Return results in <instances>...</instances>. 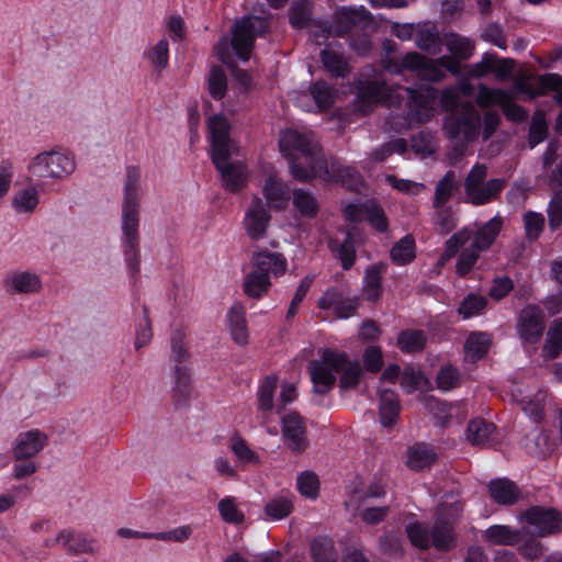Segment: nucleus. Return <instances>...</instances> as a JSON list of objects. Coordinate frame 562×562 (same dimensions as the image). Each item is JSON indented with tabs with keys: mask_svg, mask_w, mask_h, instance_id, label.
Instances as JSON below:
<instances>
[{
	"mask_svg": "<svg viewBox=\"0 0 562 562\" xmlns=\"http://www.w3.org/2000/svg\"><path fill=\"white\" fill-rule=\"evenodd\" d=\"M270 222V209H268L259 195H254L245 210L243 218V226L247 236L252 240L265 238Z\"/></svg>",
	"mask_w": 562,
	"mask_h": 562,
	"instance_id": "obj_12",
	"label": "nucleus"
},
{
	"mask_svg": "<svg viewBox=\"0 0 562 562\" xmlns=\"http://www.w3.org/2000/svg\"><path fill=\"white\" fill-rule=\"evenodd\" d=\"M328 178L319 177L326 182L338 181L351 190H360L363 184L361 175L351 167H345L336 161L327 164Z\"/></svg>",
	"mask_w": 562,
	"mask_h": 562,
	"instance_id": "obj_28",
	"label": "nucleus"
},
{
	"mask_svg": "<svg viewBox=\"0 0 562 562\" xmlns=\"http://www.w3.org/2000/svg\"><path fill=\"white\" fill-rule=\"evenodd\" d=\"M25 169L31 178L58 183L67 181L75 175L77 159L70 149L54 146L32 156Z\"/></svg>",
	"mask_w": 562,
	"mask_h": 562,
	"instance_id": "obj_6",
	"label": "nucleus"
},
{
	"mask_svg": "<svg viewBox=\"0 0 562 562\" xmlns=\"http://www.w3.org/2000/svg\"><path fill=\"white\" fill-rule=\"evenodd\" d=\"M512 396L530 419L538 423L543 418L549 404L543 391H537L533 394L521 384H515L512 389Z\"/></svg>",
	"mask_w": 562,
	"mask_h": 562,
	"instance_id": "obj_18",
	"label": "nucleus"
},
{
	"mask_svg": "<svg viewBox=\"0 0 562 562\" xmlns=\"http://www.w3.org/2000/svg\"><path fill=\"white\" fill-rule=\"evenodd\" d=\"M345 215L353 222L367 220L379 232H385L387 229V220L383 210L373 202L349 204L345 209Z\"/></svg>",
	"mask_w": 562,
	"mask_h": 562,
	"instance_id": "obj_22",
	"label": "nucleus"
},
{
	"mask_svg": "<svg viewBox=\"0 0 562 562\" xmlns=\"http://www.w3.org/2000/svg\"><path fill=\"white\" fill-rule=\"evenodd\" d=\"M323 65L328 72L334 76H344L347 69V64L341 53L335 47L329 45L322 50Z\"/></svg>",
	"mask_w": 562,
	"mask_h": 562,
	"instance_id": "obj_46",
	"label": "nucleus"
},
{
	"mask_svg": "<svg viewBox=\"0 0 562 562\" xmlns=\"http://www.w3.org/2000/svg\"><path fill=\"white\" fill-rule=\"evenodd\" d=\"M384 68L390 72H401L403 70L416 71L418 77L429 80L438 81L445 76V69L451 72H457V63L450 57H441L437 60H428L418 53L406 54L401 65L392 66L385 63Z\"/></svg>",
	"mask_w": 562,
	"mask_h": 562,
	"instance_id": "obj_9",
	"label": "nucleus"
},
{
	"mask_svg": "<svg viewBox=\"0 0 562 562\" xmlns=\"http://www.w3.org/2000/svg\"><path fill=\"white\" fill-rule=\"evenodd\" d=\"M515 90L525 93L528 99H533L553 90L558 93V101L562 103V78L555 74H546L533 80L526 75H521L515 78ZM557 130L562 134V113L557 120Z\"/></svg>",
	"mask_w": 562,
	"mask_h": 562,
	"instance_id": "obj_11",
	"label": "nucleus"
},
{
	"mask_svg": "<svg viewBox=\"0 0 562 562\" xmlns=\"http://www.w3.org/2000/svg\"><path fill=\"white\" fill-rule=\"evenodd\" d=\"M207 126L211 157L222 186L227 191L237 192L246 187L249 172L246 164L237 159L239 146L229 137L231 125L223 115L215 114L209 119Z\"/></svg>",
	"mask_w": 562,
	"mask_h": 562,
	"instance_id": "obj_1",
	"label": "nucleus"
},
{
	"mask_svg": "<svg viewBox=\"0 0 562 562\" xmlns=\"http://www.w3.org/2000/svg\"><path fill=\"white\" fill-rule=\"evenodd\" d=\"M225 325L236 345L246 346L249 342L246 308L243 303L234 302L229 306L225 315Z\"/></svg>",
	"mask_w": 562,
	"mask_h": 562,
	"instance_id": "obj_21",
	"label": "nucleus"
},
{
	"mask_svg": "<svg viewBox=\"0 0 562 562\" xmlns=\"http://www.w3.org/2000/svg\"><path fill=\"white\" fill-rule=\"evenodd\" d=\"M472 231L464 227L453 234L446 244L445 258H451L470 240Z\"/></svg>",
	"mask_w": 562,
	"mask_h": 562,
	"instance_id": "obj_63",
	"label": "nucleus"
},
{
	"mask_svg": "<svg viewBox=\"0 0 562 562\" xmlns=\"http://www.w3.org/2000/svg\"><path fill=\"white\" fill-rule=\"evenodd\" d=\"M363 371L376 373L384 363L383 352L378 346H369L362 353Z\"/></svg>",
	"mask_w": 562,
	"mask_h": 562,
	"instance_id": "obj_59",
	"label": "nucleus"
},
{
	"mask_svg": "<svg viewBox=\"0 0 562 562\" xmlns=\"http://www.w3.org/2000/svg\"><path fill=\"white\" fill-rule=\"evenodd\" d=\"M522 220L527 238L530 240L537 239L544 227L543 215L529 211L525 213Z\"/></svg>",
	"mask_w": 562,
	"mask_h": 562,
	"instance_id": "obj_60",
	"label": "nucleus"
},
{
	"mask_svg": "<svg viewBox=\"0 0 562 562\" xmlns=\"http://www.w3.org/2000/svg\"><path fill=\"white\" fill-rule=\"evenodd\" d=\"M336 98V91L324 81L315 82L310 93L294 92L292 100L304 111L324 110L329 108Z\"/></svg>",
	"mask_w": 562,
	"mask_h": 562,
	"instance_id": "obj_16",
	"label": "nucleus"
},
{
	"mask_svg": "<svg viewBox=\"0 0 562 562\" xmlns=\"http://www.w3.org/2000/svg\"><path fill=\"white\" fill-rule=\"evenodd\" d=\"M318 476L312 471H303L297 474L296 488L299 493L310 499H316L319 493Z\"/></svg>",
	"mask_w": 562,
	"mask_h": 562,
	"instance_id": "obj_51",
	"label": "nucleus"
},
{
	"mask_svg": "<svg viewBox=\"0 0 562 562\" xmlns=\"http://www.w3.org/2000/svg\"><path fill=\"white\" fill-rule=\"evenodd\" d=\"M217 509L221 518L227 524L239 525L245 521V514L234 496L223 497L217 504Z\"/></svg>",
	"mask_w": 562,
	"mask_h": 562,
	"instance_id": "obj_42",
	"label": "nucleus"
},
{
	"mask_svg": "<svg viewBox=\"0 0 562 562\" xmlns=\"http://www.w3.org/2000/svg\"><path fill=\"white\" fill-rule=\"evenodd\" d=\"M381 269L372 266L366 270L363 292L368 300L375 301L380 295Z\"/></svg>",
	"mask_w": 562,
	"mask_h": 562,
	"instance_id": "obj_57",
	"label": "nucleus"
},
{
	"mask_svg": "<svg viewBox=\"0 0 562 562\" xmlns=\"http://www.w3.org/2000/svg\"><path fill=\"white\" fill-rule=\"evenodd\" d=\"M379 415L383 427H392L400 415L401 406L396 393L393 390L379 386Z\"/></svg>",
	"mask_w": 562,
	"mask_h": 562,
	"instance_id": "obj_27",
	"label": "nucleus"
},
{
	"mask_svg": "<svg viewBox=\"0 0 562 562\" xmlns=\"http://www.w3.org/2000/svg\"><path fill=\"white\" fill-rule=\"evenodd\" d=\"M314 562H337V553L333 540L328 537H317L311 547Z\"/></svg>",
	"mask_w": 562,
	"mask_h": 562,
	"instance_id": "obj_48",
	"label": "nucleus"
},
{
	"mask_svg": "<svg viewBox=\"0 0 562 562\" xmlns=\"http://www.w3.org/2000/svg\"><path fill=\"white\" fill-rule=\"evenodd\" d=\"M507 90L491 89L484 85L479 87L476 101L481 106L502 105L506 101Z\"/></svg>",
	"mask_w": 562,
	"mask_h": 562,
	"instance_id": "obj_56",
	"label": "nucleus"
},
{
	"mask_svg": "<svg viewBox=\"0 0 562 562\" xmlns=\"http://www.w3.org/2000/svg\"><path fill=\"white\" fill-rule=\"evenodd\" d=\"M494 436V425L481 418L471 420L467 429V439L474 446H485L493 441Z\"/></svg>",
	"mask_w": 562,
	"mask_h": 562,
	"instance_id": "obj_37",
	"label": "nucleus"
},
{
	"mask_svg": "<svg viewBox=\"0 0 562 562\" xmlns=\"http://www.w3.org/2000/svg\"><path fill=\"white\" fill-rule=\"evenodd\" d=\"M293 205L303 217H313L318 210V203L314 195L301 189L293 192Z\"/></svg>",
	"mask_w": 562,
	"mask_h": 562,
	"instance_id": "obj_50",
	"label": "nucleus"
},
{
	"mask_svg": "<svg viewBox=\"0 0 562 562\" xmlns=\"http://www.w3.org/2000/svg\"><path fill=\"white\" fill-rule=\"evenodd\" d=\"M491 342L492 339L487 333H471L463 346L464 360L468 362H475L483 358L487 353Z\"/></svg>",
	"mask_w": 562,
	"mask_h": 562,
	"instance_id": "obj_31",
	"label": "nucleus"
},
{
	"mask_svg": "<svg viewBox=\"0 0 562 562\" xmlns=\"http://www.w3.org/2000/svg\"><path fill=\"white\" fill-rule=\"evenodd\" d=\"M369 16L368 11L360 7L359 9L352 8H341L336 13V19L344 26H339L335 30V34L339 35L342 29L347 27L349 24H358L364 22Z\"/></svg>",
	"mask_w": 562,
	"mask_h": 562,
	"instance_id": "obj_53",
	"label": "nucleus"
},
{
	"mask_svg": "<svg viewBox=\"0 0 562 562\" xmlns=\"http://www.w3.org/2000/svg\"><path fill=\"white\" fill-rule=\"evenodd\" d=\"M387 91L385 83L376 81L361 83L357 95L358 110L362 114L369 113L375 104L386 101Z\"/></svg>",
	"mask_w": 562,
	"mask_h": 562,
	"instance_id": "obj_25",
	"label": "nucleus"
},
{
	"mask_svg": "<svg viewBox=\"0 0 562 562\" xmlns=\"http://www.w3.org/2000/svg\"><path fill=\"white\" fill-rule=\"evenodd\" d=\"M434 448L426 443H416L407 449V465L413 470L429 467L436 460Z\"/></svg>",
	"mask_w": 562,
	"mask_h": 562,
	"instance_id": "obj_38",
	"label": "nucleus"
},
{
	"mask_svg": "<svg viewBox=\"0 0 562 562\" xmlns=\"http://www.w3.org/2000/svg\"><path fill=\"white\" fill-rule=\"evenodd\" d=\"M445 44L452 55L461 59L469 58L473 52V43L457 34H448L445 37Z\"/></svg>",
	"mask_w": 562,
	"mask_h": 562,
	"instance_id": "obj_54",
	"label": "nucleus"
},
{
	"mask_svg": "<svg viewBox=\"0 0 562 562\" xmlns=\"http://www.w3.org/2000/svg\"><path fill=\"white\" fill-rule=\"evenodd\" d=\"M503 227V218L495 215L488 222L476 227L471 245L481 251L488 249L495 241Z\"/></svg>",
	"mask_w": 562,
	"mask_h": 562,
	"instance_id": "obj_29",
	"label": "nucleus"
},
{
	"mask_svg": "<svg viewBox=\"0 0 562 562\" xmlns=\"http://www.w3.org/2000/svg\"><path fill=\"white\" fill-rule=\"evenodd\" d=\"M426 384V379L423 373L413 368L406 367L401 374V385L407 393H412Z\"/></svg>",
	"mask_w": 562,
	"mask_h": 562,
	"instance_id": "obj_58",
	"label": "nucleus"
},
{
	"mask_svg": "<svg viewBox=\"0 0 562 562\" xmlns=\"http://www.w3.org/2000/svg\"><path fill=\"white\" fill-rule=\"evenodd\" d=\"M488 490L492 499L501 505H512L519 497L517 486L506 479L492 481Z\"/></svg>",
	"mask_w": 562,
	"mask_h": 562,
	"instance_id": "obj_35",
	"label": "nucleus"
},
{
	"mask_svg": "<svg viewBox=\"0 0 562 562\" xmlns=\"http://www.w3.org/2000/svg\"><path fill=\"white\" fill-rule=\"evenodd\" d=\"M279 384L276 374H269L260 380L257 391V409L261 414V425H266L267 414L273 408L274 393Z\"/></svg>",
	"mask_w": 562,
	"mask_h": 562,
	"instance_id": "obj_26",
	"label": "nucleus"
},
{
	"mask_svg": "<svg viewBox=\"0 0 562 562\" xmlns=\"http://www.w3.org/2000/svg\"><path fill=\"white\" fill-rule=\"evenodd\" d=\"M458 187L459 182L456 177V173L453 171H448L436 186L432 206H446L447 202L452 198Z\"/></svg>",
	"mask_w": 562,
	"mask_h": 562,
	"instance_id": "obj_40",
	"label": "nucleus"
},
{
	"mask_svg": "<svg viewBox=\"0 0 562 562\" xmlns=\"http://www.w3.org/2000/svg\"><path fill=\"white\" fill-rule=\"evenodd\" d=\"M308 372L313 383V392L318 395L328 393L336 382V374L340 375L339 385L342 390L357 387L363 369L360 362L349 358L345 352L324 350L321 359L308 364Z\"/></svg>",
	"mask_w": 562,
	"mask_h": 562,
	"instance_id": "obj_3",
	"label": "nucleus"
},
{
	"mask_svg": "<svg viewBox=\"0 0 562 562\" xmlns=\"http://www.w3.org/2000/svg\"><path fill=\"white\" fill-rule=\"evenodd\" d=\"M434 209V224L441 231V233L447 234L454 228L457 220L450 207L441 206Z\"/></svg>",
	"mask_w": 562,
	"mask_h": 562,
	"instance_id": "obj_62",
	"label": "nucleus"
},
{
	"mask_svg": "<svg viewBox=\"0 0 562 562\" xmlns=\"http://www.w3.org/2000/svg\"><path fill=\"white\" fill-rule=\"evenodd\" d=\"M40 200L38 189L29 186L14 192L11 199V207L16 214L29 215L36 211Z\"/></svg>",
	"mask_w": 562,
	"mask_h": 562,
	"instance_id": "obj_30",
	"label": "nucleus"
},
{
	"mask_svg": "<svg viewBox=\"0 0 562 562\" xmlns=\"http://www.w3.org/2000/svg\"><path fill=\"white\" fill-rule=\"evenodd\" d=\"M427 341L426 334L418 329H407L398 334L397 346L406 353L423 350Z\"/></svg>",
	"mask_w": 562,
	"mask_h": 562,
	"instance_id": "obj_43",
	"label": "nucleus"
},
{
	"mask_svg": "<svg viewBox=\"0 0 562 562\" xmlns=\"http://www.w3.org/2000/svg\"><path fill=\"white\" fill-rule=\"evenodd\" d=\"M526 451L532 456L542 458L550 453L552 443L547 434L542 431H535L527 436L524 440Z\"/></svg>",
	"mask_w": 562,
	"mask_h": 562,
	"instance_id": "obj_45",
	"label": "nucleus"
},
{
	"mask_svg": "<svg viewBox=\"0 0 562 562\" xmlns=\"http://www.w3.org/2000/svg\"><path fill=\"white\" fill-rule=\"evenodd\" d=\"M5 290L11 294H36L43 288L41 277L30 269H16L3 279Z\"/></svg>",
	"mask_w": 562,
	"mask_h": 562,
	"instance_id": "obj_19",
	"label": "nucleus"
},
{
	"mask_svg": "<svg viewBox=\"0 0 562 562\" xmlns=\"http://www.w3.org/2000/svg\"><path fill=\"white\" fill-rule=\"evenodd\" d=\"M140 179L142 173L138 168L127 169L122 204V231L124 241L131 248H134L138 239Z\"/></svg>",
	"mask_w": 562,
	"mask_h": 562,
	"instance_id": "obj_7",
	"label": "nucleus"
},
{
	"mask_svg": "<svg viewBox=\"0 0 562 562\" xmlns=\"http://www.w3.org/2000/svg\"><path fill=\"white\" fill-rule=\"evenodd\" d=\"M407 145L404 139L397 138L387 144L382 145L379 149L372 151L369 157L362 162L364 169H370L376 162L384 161L391 154H404Z\"/></svg>",
	"mask_w": 562,
	"mask_h": 562,
	"instance_id": "obj_41",
	"label": "nucleus"
},
{
	"mask_svg": "<svg viewBox=\"0 0 562 562\" xmlns=\"http://www.w3.org/2000/svg\"><path fill=\"white\" fill-rule=\"evenodd\" d=\"M318 306L323 310H334L339 318H347L355 312L357 301L355 299L342 300L338 292L328 291L318 300Z\"/></svg>",
	"mask_w": 562,
	"mask_h": 562,
	"instance_id": "obj_32",
	"label": "nucleus"
},
{
	"mask_svg": "<svg viewBox=\"0 0 562 562\" xmlns=\"http://www.w3.org/2000/svg\"><path fill=\"white\" fill-rule=\"evenodd\" d=\"M409 98V116L417 123L428 121L435 113L436 90L431 87H420L418 90L406 89Z\"/></svg>",
	"mask_w": 562,
	"mask_h": 562,
	"instance_id": "obj_15",
	"label": "nucleus"
},
{
	"mask_svg": "<svg viewBox=\"0 0 562 562\" xmlns=\"http://www.w3.org/2000/svg\"><path fill=\"white\" fill-rule=\"evenodd\" d=\"M48 436L40 429H29L20 432L12 447L14 460L35 458L47 445Z\"/></svg>",
	"mask_w": 562,
	"mask_h": 562,
	"instance_id": "obj_17",
	"label": "nucleus"
},
{
	"mask_svg": "<svg viewBox=\"0 0 562 562\" xmlns=\"http://www.w3.org/2000/svg\"><path fill=\"white\" fill-rule=\"evenodd\" d=\"M229 448L243 464L259 465L261 463L259 453L251 449L247 441L237 434L229 438Z\"/></svg>",
	"mask_w": 562,
	"mask_h": 562,
	"instance_id": "obj_39",
	"label": "nucleus"
},
{
	"mask_svg": "<svg viewBox=\"0 0 562 562\" xmlns=\"http://www.w3.org/2000/svg\"><path fill=\"white\" fill-rule=\"evenodd\" d=\"M311 4L308 0L294 2L290 10V22L294 27H303L310 20Z\"/></svg>",
	"mask_w": 562,
	"mask_h": 562,
	"instance_id": "obj_61",
	"label": "nucleus"
},
{
	"mask_svg": "<svg viewBox=\"0 0 562 562\" xmlns=\"http://www.w3.org/2000/svg\"><path fill=\"white\" fill-rule=\"evenodd\" d=\"M480 123L479 112L470 106L464 110L461 119L456 114H450L443 126L451 139L457 140V143H464L477 135Z\"/></svg>",
	"mask_w": 562,
	"mask_h": 562,
	"instance_id": "obj_13",
	"label": "nucleus"
},
{
	"mask_svg": "<svg viewBox=\"0 0 562 562\" xmlns=\"http://www.w3.org/2000/svg\"><path fill=\"white\" fill-rule=\"evenodd\" d=\"M526 521L540 536L554 532L561 528V519L553 509L532 507L525 513Z\"/></svg>",
	"mask_w": 562,
	"mask_h": 562,
	"instance_id": "obj_23",
	"label": "nucleus"
},
{
	"mask_svg": "<svg viewBox=\"0 0 562 562\" xmlns=\"http://www.w3.org/2000/svg\"><path fill=\"white\" fill-rule=\"evenodd\" d=\"M462 510V506L454 501H446L438 508L437 520L429 531L419 522L412 521L406 526V533L411 543L418 549H428L434 546L439 551H448L456 544L452 521Z\"/></svg>",
	"mask_w": 562,
	"mask_h": 562,
	"instance_id": "obj_4",
	"label": "nucleus"
},
{
	"mask_svg": "<svg viewBox=\"0 0 562 562\" xmlns=\"http://www.w3.org/2000/svg\"><path fill=\"white\" fill-rule=\"evenodd\" d=\"M146 58L153 68L161 71L168 66L169 61V42L167 38H160L145 52Z\"/></svg>",
	"mask_w": 562,
	"mask_h": 562,
	"instance_id": "obj_44",
	"label": "nucleus"
},
{
	"mask_svg": "<svg viewBox=\"0 0 562 562\" xmlns=\"http://www.w3.org/2000/svg\"><path fill=\"white\" fill-rule=\"evenodd\" d=\"M485 539L492 544L513 546L519 539L516 531L504 525H495L485 530Z\"/></svg>",
	"mask_w": 562,
	"mask_h": 562,
	"instance_id": "obj_49",
	"label": "nucleus"
},
{
	"mask_svg": "<svg viewBox=\"0 0 562 562\" xmlns=\"http://www.w3.org/2000/svg\"><path fill=\"white\" fill-rule=\"evenodd\" d=\"M279 147L290 161L291 173L296 179L305 181L315 177L328 178L327 161L310 134L284 130Z\"/></svg>",
	"mask_w": 562,
	"mask_h": 562,
	"instance_id": "obj_2",
	"label": "nucleus"
},
{
	"mask_svg": "<svg viewBox=\"0 0 562 562\" xmlns=\"http://www.w3.org/2000/svg\"><path fill=\"white\" fill-rule=\"evenodd\" d=\"M252 267L257 270L266 272L268 277H280L285 273L288 261L280 252L269 251L268 249H260L254 252L251 258Z\"/></svg>",
	"mask_w": 562,
	"mask_h": 562,
	"instance_id": "obj_24",
	"label": "nucleus"
},
{
	"mask_svg": "<svg viewBox=\"0 0 562 562\" xmlns=\"http://www.w3.org/2000/svg\"><path fill=\"white\" fill-rule=\"evenodd\" d=\"M259 172L263 178L261 193L266 200V205L270 210L282 211L290 201V188L280 177H278L274 167L268 162H261Z\"/></svg>",
	"mask_w": 562,
	"mask_h": 562,
	"instance_id": "obj_10",
	"label": "nucleus"
},
{
	"mask_svg": "<svg viewBox=\"0 0 562 562\" xmlns=\"http://www.w3.org/2000/svg\"><path fill=\"white\" fill-rule=\"evenodd\" d=\"M282 435L284 445L292 452H302L308 445L306 426L302 417L295 412L283 416Z\"/></svg>",
	"mask_w": 562,
	"mask_h": 562,
	"instance_id": "obj_20",
	"label": "nucleus"
},
{
	"mask_svg": "<svg viewBox=\"0 0 562 562\" xmlns=\"http://www.w3.org/2000/svg\"><path fill=\"white\" fill-rule=\"evenodd\" d=\"M268 30V21L259 16H245L236 21L231 37H222L214 50L218 59L231 66L233 53L241 60H248L257 36Z\"/></svg>",
	"mask_w": 562,
	"mask_h": 562,
	"instance_id": "obj_5",
	"label": "nucleus"
},
{
	"mask_svg": "<svg viewBox=\"0 0 562 562\" xmlns=\"http://www.w3.org/2000/svg\"><path fill=\"white\" fill-rule=\"evenodd\" d=\"M209 90L213 98L221 99L226 92V76L220 68H213L209 75Z\"/></svg>",
	"mask_w": 562,
	"mask_h": 562,
	"instance_id": "obj_64",
	"label": "nucleus"
},
{
	"mask_svg": "<svg viewBox=\"0 0 562 562\" xmlns=\"http://www.w3.org/2000/svg\"><path fill=\"white\" fill-rule=\"evenodd\" d=\"M293 498L291 494H278L271 497L265 505V515L269 520H281L286 518L293 510Z\"/></svg>",
	"mask_w": 562,
	"mask_h": 562,
	"instance_id": "obj_36",
	"label": "nucleus"
},
{
	"mask_svg": "<svg viewBox=\"0 0 562 562\" xmlns=\"http://www.w3.org/2000/svg\"><path fill=\"white\" fill-rule=\"evenodd\" d=\"M562 349V318L550 325L542 347L541 357L544 362L555 359Z\"/></svg>",
	"mask_w": 562,
	"mask_h": 562,
	"instance_id": "obj_34",
	"label": "nucleus"
},
{
	"mask_svg": "<svg viewBox=\"0 0 562 562\" xmlns=\"http://www.w3.org/2000/svg\"><path fill=\"white\" fill-rule=\"evenodd\" d=\"M544 315L536 305H528L521 310L517 322V334L525 346L535 345L544 331Z\"/></svg>",
	"mask_w": 562,
	"mask_h": 562,
	"instance_id": "obj_14",
	"label": "nucleus"
},
{
	"mask_svg": "<svg viewBox=\"0 0 562 562\" xmlns=\"http://www.w3.org/2000/svg\"><path fill=\"white\" fill-rule=\"evenodd\" d=\"M272 283L266 272L252 269L245 276L243 289L247 296L251 299H260L270 290Z\"/></svg>",
	"mask_w": 562,
	"mask_h": 562,
	"instance_id": "obj_33",
	"label": "nucleus"
},
{
	"mask_svg": "<svg viewBox=\"0 0 562 562\" xmlns=\"http://www.w3.org/2000/svg\"><path fill=\"white\" fill-rule=\"evenodd\" d=\"M415 256V241L411 236H404L391 249V258L397 266L411 262Z\"/></svg>",
	"mask_w": 562,
	"mask_h": 562,
	"instance_id": "obj_47",
	"label": "nucleus"
},
{
	"mask_svg": "<svg viewBox=\"0 0 562 562\" xmlns=\"http://www.w3.org/2000/svg\"><path fill=\"white\" fill-rule=\"evenodd\" d=\"M487 169L484 165H475L470 170L464 182V199L473 205H484L495 200L505 187L499 178L487 180Z\"/></svg>",
	"mask_w": 562,
	"mask_h": 562,
	"instance_id": "obj_8",
	"label": "nucleus"
},
{
	"mask_svg": "<svg viewBox=\"0 0 562 562\" xmlns=\"http://www.w3.org/2000/svg\"><path fill=\"white\" fill-rule=\"evenodd\" d=\"M414 40L419 48L432 53H436L439 45L438 34L431 24L419 25Z\"/></svg>",
	"mask_w": 562,
	"mask_h": 562,
	"instance_id": "obj_52",
	"label": "nucleus"
},
{
	"mask_svg": "<svg viewBox=\"0 0 562 562\" xmlns=\"http://www.w3.org/2000/svg\"><path fill=\"white\" fill-rule=\"evenodd\" d=\"M486 306V299L482 295L470 293L465 296L458 307V313L462 318L468 319L480 315Z\"/></svg>",
	"mask_w": 562,
	"mask_h": 562,
	"instance_id": "obj_55",
	"label": "nucleus"
}]
</instances>
